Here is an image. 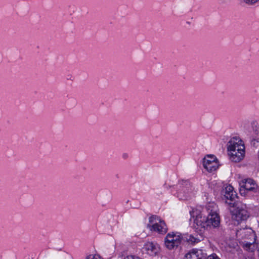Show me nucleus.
Segmentation results:
<instances>
[{
  "label": "nucleus",
  "mask_w": 259,
  "mask_h": 259,
  "mask_svg": "<svg viewBox=\"0 0 259 259\" xmlns=\"http://www.w3.org/2000/svg\"><path fill=\"white\" fill-rule=\"evenodd\" d=\"M236 236L244 249L253 252L257 248L255 243L256 236L251 228H243L237 230Z\"/></svg>",
  "instance_id": "nucleus-2"
},
{
  "label": "nucleus",
  "mask_w": 259,
  "mask_h": 259,
  "mask_svg": "<svg viewBox=\"0 0 259 259\" xmlns=\"http://www.w3.org/2000/svg\"><path fill=\"white\" fill-rule=\"evenodd\" d=\"M240 187L244 188L247 192L252 191L256 192L257 190V186L255 182L251 179H244L240 183Z\"/></svg>",
  "instance_id": "nucleus-12"
},
{
  "label": "nucleus",
  "mask_w": 259,
  "mask_h": 259,
  "mask_svg": "<svg viewBox=\"0 0 259 259\" xmlns=\"http://www.w3.org/2000/svg\"><path fill=\"white\" fill-rule=\"evenodd\" d=\"M149 224L147 227L151 230L159 234H165L168 230L167 227L164 221L157 215H152L149 218Z\"/></svg>",
  "instance_id": "nucleus-4"
},
{
  "label": "nucleus",
  "mask_w": 259,
  "mask_h": 259,
  "mask_svg": "<svg viewBox=\"0 0 259 259\" xmlns=\"http://www.w3.org/2000/svg\"><path fill=\"white\" fill-rule=\"evenodd\" d=\"M205 209L202 212L197 214L194 221V228L197 232L203 234L204 231L209 228L206 215L204 214Z\"/></svg>",
  "instance_id": "nucleus-7"
},
{
  "label": "nucleus",
  "mask_w": 259,
  "mask_h": 259,
  "mask_svg": "<svg viewBox=\"0 0 259 259\" xmlns=\"http://www.w3.org/2000/svg\"><path fill=\"white\" fill-rule=\"evenodd\" d=\"M199 234L193 235H184L183 234V241L188 243L189 244L194 245L200 242L203 239L202 234L198 232Z\"/></svg>",
  "instance_id": "nucleus-11"
},
{
  "label": "nucleus",
  "mask_w": 259,
  "mask_h": 259,
  "mask_svg": "<svg viewBox=\"0 0 259 259\" xmlns=\"http://www.w3.org/2000/svg\"><path fill=\"white\" fill-rule=\"evenodd\" d=\"M203 166L209 172H212L219 167L218 160L212 155H208L203 159Z\"/></svg>",
  "instance_id": "nucleus-9"
},
{
  "label": "nucleus",
  "mask_w": 259,
  "mask_h": 259,
  "mask_svg": "<svg viewBox=\"0 0 259 259\" xmlns=\"http://www.w3.org/2000/svg\"><path fill=\"white\" fill-rule=\"evenodd\" d=\"M247 190H245L244 188H241V187H240V194L242 195H245L246 194V193H247Z\"/></svg>",
  "instance_id": "nucleus-19"
},
{
  "label": "nucleus",
  "mask_w": 259,
  "mask_h": 259,
  "mask_svg": "<svg viewBox=\"0 0 259 259\" xmlns=\"http://www.w3.org/2000/svg\"><path fill=\"white\" fill-rule=\"evenodd\" d=\"M244 2L247 5H253L258 3L259 0H244Z\"/></svg>",
  "instance_id": "nucleus-15"
},
{
  "label": "nucleus",
  "mask_w": 259,
  "mask_h": 259,
  "mask_svg": "<svg viewBox=\"0 0 259 259\" xmlns=\"http://www.w3.org/2000/svg\"><path fill=\"white\" fill-rule=\"evenodd\" d=\"M128 156V154H127V153H123V154H122V157H123V159H125L127 158Z\"/></svg>",
  "instance_id": "nucleus-20"
},
{
  "label": "nucleus",
  "mask_w": 259,
  "mask_h": 259,
  "mask_svg": "<svg viewBox=\"0 0 259 259\" xmlns=\"http://www.w3.org/2000/svg\"><path fill=\"white\" fill-rule=\"evenodd\" d=\"M205 259H220L216 254H212L208 256H206Z\"/></svg>",
  "instance_id": "nucleus-17"
},
{
  "label": "nucleus",
  "mask_w": 259,
  "mask_h": 259,
  "mask_svg": "<svg viewBox=\"0 0 259 259\" xmlns=\"http://www.w3.org/2000/svg\"><path fill=\"white\" fill-rule=\"evenodd\" d=\"M194 193L192 185L187 181H183L181 184L180 189L177 192V197L180 200H188Z\"/></svg>",
  "instance_id": "nucleus-8"
},
{
  "label": "nucleus",
  "mask_w": 259,
  "mask_h": 259,
  "mask_svg": "<svg viewBox=\"0 0 259 259\" xmlns=\"http://www.w3.org/2000/svg\"><path fill=\"white\" fill-rule=\"evenodd\" d=\"M224 197L227 200L230 201H233L235 199L236 194L235 192L233 191V188L232 186H229L226 188Z\"/></svg>",
  "instance_id": "nucleus-14"
},
{
  "label": "nucleus",
  "mask_w": 259,
  "mask_h": 259,
  "mask_svg": "<svg viewBox=\"0 0 259 259\" xmlns=\"http://www.w3.org/2000/svg\"><path fill=\"white\" fill-rule=\"evenodd\" d=\"M227 150L230 159L235 162L241 161L245 156V146L238 137H233L227 144Z\"/></svg>",
  "instance_id": "nucleus-1"
},
{
  "label": "nucleus",
  "mask_w": 259,
  "mask_h": 259,
  "mask_svg": "<svg viewBox=\"0 0 259 259\" xmlns=\"http://www.w3.org/2000/svg\"><path fill=\"white\" fill-rule=\"evenodd\" d=\"M85 259H101L100 256L98 255L90 254L88 255Z\"/></svg>",
  "instance_id": "nucleus-16"
},
{
  "label": "nucleus",
  "mask_w": 259,
  "mask_h": 259,
  "mask_svg": "<svg viewBox=\"0 0 259 259\" xmlns=\"http://www.w3.org/2000/svg\"><path fill=\"white\" fill-rule=\"evenodd\" d=\"M183 242V234L178 232L168 233L164 238L166 247L170 250L177 248Z\"/></svg>",
  "instance_id": "nucleus-5"
},
{
  "label": "nucleus",
  "mask_w": 259,
  "mask_h": 259,
  "mask_svg": "<svg viewBox=\"0 0 259 259\" xmlns=\"http://www.w3.org/2000/svg\"><path fill=\"white\" fill-rule=\"evenodd\" d=\"M122 258V256H118V258H120V259H141L138 257H135L133 255L127 256L126 257H124L123 258Z\"/></svg>",
  "instance_id": "nucleus-18"
},
{
  "label": "nucleus",
  "mask_w": 259,
  "mask_h": 259,
  "mask_svg": "<svg viewBox=\"0 0 259 259\" xmlns=\"http://www.w3.org/2000/svg\"><path fill=\"white\" fill-rule=\"evenodd\" d=\"M144 248L148 253L151 255H155L158 251L157 245L153 242H148L145 244Z\"/></svg>",
  "instance_id": "nucleus-13"
},
{
  "label": "nucleus",
  "mask_w": 259,
  "mask_h": 259,
  "mask_svg": "<svg viewBox=\"0 0 259 259\" xmlns=\"http://www.w3.org/2000/svg\"><path fill=\"white\" fill-rule=\"evenodd\" d=\"M204 209L207 213L206 217L209 228L219 227L220 224V218L217 212L216 204L213 202H210L205 206Z\"/></svg>",
  "instance_id": "nucleus-3"
},
{
  "label": "nucleus",
  "mask_w": 259,
  "mask_h": 259,
  "mask_svg": "<svg viewBox=\"0 0 259 259\" xmlns=\"http://www.w3.org/2000/svg\"><path fill=\"white\" fill-rule=\"evenodd\" d=\"M207 253L202 249H193L186 254L185 259H205Z\"/></svg>",
  "instance_id": "nucleus-10"
},
{
  "label": "nucleus",
  "mask_w": 259,
  "mask_h": 259,
  "mask_svg": "<svg viewBox=\"0 0 259 259\" xmlns=\"http://www.w3.org/2000/svg\"><path fill=\"white\" fill-rule=\"evenodd\" d=\"M232 218L237 222L246 221L249 217V214L246 209L245 205L237 203L233 204L232 209L231 210Z\"/></svg>",
  "instance_id": "nucleus-6"
}]
</instances>
